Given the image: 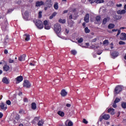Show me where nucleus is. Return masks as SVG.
I'll use <instances>...</instances> for the list:
<instances>
[{"label":"nucleus","mask_w":126,"mask_h":126,"mask_svg":"<svg viewBox=\"0 0 126 126\" xmlns=\"http://www.w3.org/2000/svg\"><path fill=\"white\" fill-rule=\"evenodd\" d=\"M103 117V119L105 121H108L110 119V115L109 114H104L102 116Z\"/></svg>","instance_id":"obj_19"},{"label":"nucleus","mask_w":126,"mask_h":126,"mask_svg":"<svg viewBox=\"0 0 126 126\" xmlns=\"http://www.w3.org/2000/svg\"><path fill=\"white\" fill-rule=\"evenodd\" d=\"M54 7L55 9H56V10L58 9V8H59V5H58V2H56L54 4Z\"/></svg>","instance_id":"obj_31"},{"label":"nucleus","mask_w":126,"mask_h":126,"mask_svg":"<svg viewBox=\"0 0 126 126\" xmlns=\"http://www.w3.org/2000/svg\"><path fill=\"white\" fill-rule=\"evenodd\" d=\"M104 119V117L102 116H100L99 118V122H102L103 121V119Z\"/></svg>","instance_id":"obj_48"},{"label":"nucleus","mask_w":126,"mask_h":126,"mask_svg":"<svg viewBox=\"0 0 126 126\" xmlns=\"http://www.w3.org/2000/svg\"><path fill=\"white\" fill-rule=\"evenodd\" d=\"M44 28H45V29H46L47 30H49V29H50V26H48V25H47L46 26H45Z\"/></svg>","instance_id":"obj_42"},{"label":"nucleus","mask_w":126,"mask_h":126,"mask_svg":"<svg viewBox=\"0 0 126 126\" xmlns=\"http://www.w3.org/2000/svg\"><path fill=\"white\" fill-rule=\"evenodd\" d=\"M121 106L123 109H126V102H122Z\"/></svg>","instance_id":"obj_30"},{"label":"nucleus","mask_w":126,"mask_h":126,"mask_svg":"<svg viewBox=\"0 0 126 126\" xmlns=\"http://www.w3.org/2000/svg\"><path fill=\"white\" fill-rule=\"evenodd\" d=\"M96 41H97V38H94V39L92 40V42H96Z\"/></svg>","instance_id":"obj_58"},{"label":"nucleus","mask_w":126,"mask_h":126,"mask_svg":"<svg viewBox=\"0 0 126 126\" xmlns=\"http://www.w3.org/2000/svg\"><path fill=\"white\" fill-rule=\"evenodd\" d=\"M38 17L41 18L42 17V11H39L38 13Z\"/></svg>","instance_id":"obj_40"},{"label":"nucleus","mask_w":126,"mask_h":126,"mask_svg":"<svg viewBox=\"0 0 126 126\" xmlns=\"http://www.w3.org/2000/svg\"><path fill=\"white\" fill-rule=\"evenodd\" d=\"M14 61H13V60H12L11 59H9V63H14Z\"/></svg>","instance_id":"obj_47"},{"label":"nucleus","mask_w":126,"mask_h":126,"mask_svg":"<svg viewBox=\"0 0 126 126\" xmlns=\"http://www.w3.org/2000/svg\"><path fill=\"white\" fill-rule=\"evenodd\" d=\"M54 17H55L54 16H53L52 15H51L50 17L49 18L50 19H53V18H54Z\"/></svg>","instance_id":"obj_56"},{"label":"nucleus","mask_w":126,"mask_h":126,"mask_svg":"<svg viewBox=\"0 0 126 126\" xmlns=\"http://www.w3.org/2000/svg\"><path fill=\"white\" fill-rule=\"evenodd\" d=\"M35 25L38 29H43L44 27L43 22L40 20H35Z\"/></svg>","instance_id":"obj_2"},{"label":"nucleus","mask_w":126,"mask_h":126,"mask_svg":"<svg viewBox=\"0 0 126 126\" xmlns=\"http://www.w3.org/2000/svg\"><path fill=\"white\" fill-rule=\"evenodd\" d=\"M122 16L121 15H115L114 16V18L115 19H116V20H120V19H121V18H122Z\"/></svg>","instance_id":"obj_24"},{"label":"nucleus","mask_w":126,"mask_h":126,"mask_svg":"<svg viewBox=\"0 0 126 126\" xmlns=\"http://www.w3.org/2000/svg\"><path fill=\"white\" fill-rule=\"evenodd\" d=\"M65 22H66L65 19H63V20L62 19H60L59 20V22L60 23H62V24H64V23H65Z\"/></svg>","instance_id":"obj_28"},{"label":"nucleus","mask_w":126,"mask_h":126,"mask_svg":"<svg viewBox=\"0 0 126 126\" xmlns=\"http://www.w3.org/2000/svg\"><path fill=\"white\" fill-rule=\"evenodd\" d=\"M24 14L25 16L24 18H25L26 20H28V16H29V13H28V11H26L25 12Z\"/></svg>","instance_id":"obj_25"},{"label":"nucleus","mask_w":126,"mask_h":126,"mask_svg":"<svg viewBox=\"0 0 126 126\" xmlns=\"http://www.w3.org/2000/svg\"><path fill=\"white\" fill-rule=\"evenodd\" d=\"M120 36H120L121 40H122L123 41H126V33L122 32Z\"/></svg>","instance_id":"obj_7"},{"label":"nucleus","mask_w":126,"mask_h":126,"mask_svg":"<svg viewBox=\"0 0 126 126\" xmlns=\"http://www.w3.org/2000/svg\"><path fill=\"white\" fill-rule=\"evenodd\" d=\"M111 56L113 59H115V58H117L119 56V52L117 51H114L111 54Z\"/></svg>","instance_id":"obj_9"},{"label":"nucleus","mask_w":126,"mask_h":126,"mask_svg":"<svg viewBox=\"0 0 126 126\" xmlns=\"http://www.w3.org/2000/svg\"><path fill=\"white\" fill-rule=\"evenodd\" d=\"M16 80H17V81L18 82H16V83L17 84V83H19V82H21V81L23 80V77H22V76H19L16 78Z\"/></svg>","instance_id":"obj_11"},{"label":"nucleus","mask_w":126,"mask_h":126,"mask_svg":"<svg viewBox=\"0 0 126 126\" xmlns=\"http://www.w3.org/2000/svg\"><path fill=\"white\" fill-rule=\"evenodd\" d=\"M84 21L86 22V23L89 22V14L87 13L86 14L84 17Z\"/></svg>","instance_id":"obj_12"},{"label":"nucleus","mask_w":126,"mask_h":126,"mask_svg":"<svg viewBox=\"0 0 126 126\" xmlns=\"http://www.w3.org/2000/svg\"><path fill=\"white\" fill-rule=\"evenodd\" d=\"M122 90L123 89L122 88V86H117L115 88L114 92H115L116 94H119L121 92V91H122Z\"/></svg>","instance_id":"obj_5"},{"label":"nucleus","mask_w":126,"mask_h":126,"mask_svg":"<svg viewBox=\"0 0 126 126\" xmlns=\"http://www.w3.org/2000/svg\"><path fill=\"white\" fill-rule=\"evenodd\" d=\"M43 24L45 25V26L48 25V21L45 20L43 22Z\"/></svg>","instance_id":"obj_44"},{"label":"nucleus","mask_w":126,"mask_h":126,"mask_svg":"<svg viewBox=\"0 0 126 126\" xmlns=\"http://www.w3.org/2000/svg\"><path fill=\"white\" fill-rule=\"evenodd\" d=\"M126 12V10H119L117 11V13L118 14H120L121 15H122V14H125Z\"/></svg>","instance_id":"obj_17"},{"label":"nucleus","mask_w":126,"mask_h":126,"mask_svg":"<svg viewBox=\"0 0 126 126\" xmlns=\"http://www.w3.org/2000/svg\"><path fill=\"white\" fill-rule=\"evenodd\" d=\"M66 107H67L68 108H69V107H71V104H70L69 103H67L66 104Z\"/></svg>","instance_id":"obj_49"},{"label":"nucleus","mask_w":126,"mask_h":126,"mask_svg":"<svg viewBox=\"0 0 126 126\" xmlns=\"http://www.w3.org/2000/svg\"><path fill=\"white\" fill-rule=\"evenodd\" d=\"M24 102H28V99H27V98L25 97L24 99Z\"/></svg>","instance_id":"obj_52"},{"label":"nucleus","mask_w":126,"mask_h":126,"mask_svg":"<svg viewBox=\"0 0 126 126\" xmlns=\"http://www.w3.org/2000/svg\"><path fill=\"white\" fill-rule=\"evenodd\" d=\"M8 41V36H6V38L3 40L4 45H6L7 44V41Z\"/></svg>","instance_id":"obj_29"},{"label":"nucleus","mask_w":126,"mask_h":126,"mask_svg":"<svg viewBox=\"0 0 126 126\" xmlns=\"http://www.w3.org/2000/svg\"><path fill=\"white\" fill-rule=\"evenodd\" d=\"M110 20V17H107L106 18H105L104 19H103V21H102V24H106L107 23V20Z\"/></svg>","instance_id":"obj_20"},{"label":"nucleus","mask_w":126,"mask_h":126,"mask_svg":"<svg viewBox=\"0 0 126 126\" xmlns=\"http://www.w3.org/2000/svg\"><path fill=\"white\" fill-rule=\"evenodd\" d=\"M71 54H72V55H74L75 56V55L76 54H77V52L75 50H73L71 51Z\"/></svg>","instance_id":"obj_34"},{"label":"nucleus","mask_w":126,"mask_h":126,"mask_svg":"<svg viewBox=\"0 0 126 126\" xmlns=\"http://www.w3.org/2000/svg\"><path fill=\"white\" fill-rule=\"evenodd\" d=\"M83 42V38L82 37H80V39L78 40V43H82Z\"/></svg>","instance_id":"obj_36"},{"label":"nucleus","mask_w":126,"mask_h":126,"mask_svg":"<svg viewBox=\"0 0 126 126\" xmlns=\"http://www.w3.org/2000/svg\"><path fill=\"white\" fill-rule=\"evenodd\" d=\"M118 29H113L112 30V32H117V31H118Z\"/></svg>","instance_id":"obj_57"},{"label":"nucleus","mask_w":126,"mask_h":126,"mask_svg":"<svg viewBox=\"0 0 126 126\" xmlns=\"http://www.w3.org/2000/svg\"><path fill=\"white\" fill-rule=\"evenodd\" d=\"M116 104H117L116 103H115V102H114L113 104V105H112L113 108H117V105Z\"/></svg>","instance_id":"obj_46"},{"label":"nucleus","mask_w":126,"mask_h":126,"mask_svg":"<svg viewBox=\"0 0 126 126\" xmlns=\"http://www.w3.org/2000/svg\"><path fill=\"white\" fill-rule=\"evenodd\" d=\"M3 70H4L5 71H8V70H9V66L7 65H5L3 67Z\"/></svg>","instance_id":"obj_22"},{"label":"nucleus","mask_w":126,"mask_h":126,"mask_svg":"<svg viewBox=\"0 0 126 126\" xmlns=\"http://www.w3.org/2000/svg\"><path fill=\"white\" fill-rule=\"evenodd\" d=\"M52 15L55 17V16H56V15H57V12H54V13L52 14Z\"/></svg>","instance_id":"obj_54"},{"label":"nucleus","mask_w":126,"mask_h":126,"mask_svg":"<svg viewBox=\"0 0 126 126\" xmlns=\"http://www.w3.org/2000/svg\"><path fill=\"white\" fill-rule=\"evenodd\" d=\"M69 19H72V15H70L69 16Z\"/></svg>","instance_id":"obj_59"},{"label":"nucleus","mask_w":126,"mask_h":126,"mask_svg":"<svg viewBox=\"0 0 126 126\" xmlns=\"http://www.w3.org/2000/svg\"><path fill=\"white\" fill-rule=\"evenodd\" d=\"M67 10H64L63 11V13H67Z\"/></svg>","instance_id":"obj_62"},{"label":"nucleus","mask_w":126,"mask_h":126,"mask_svg":"<svg viewBox=\"0 0 126 126\" xmlns=\"http://www.w3.org/2000/svg\"><path fill=\"white\" fill-rule=\"evenodd\" d=\"M41 5H44V2H43V1L36 2L35 6H41Z\"/></svg>","instance_id":"obj_18"},{"label":"nucleus","mask_w":126,"mask_h":126,"mask_svg":"<svg viewBox=\"0 0 126 126\" xmlns=\"http://www.w3.org/2000/svg\"><path fill=\"white\" fill-rule=\"evenodd\" d=\"M4 53V54H5L6 55V54H8V51H7V50L5 49Z\"/></svg>","instance_id":"obj_51"},{"label":"nucleus","mask_w":126,"mask_h":126,"mask_svg":"<svg viewBox=\"0 0 126 126\" xmlns=\"http://www.w3.org/2000/svg\"><path fill=\"white\" fill-rule=\"evenodd\" d=\"M120 101H121V99L120 98H119L118 97H116L115 101H114V102L115 103H119V102H120Z\"/></svg>","instance_id":"obj_35"},{"label":"nucleus","mask_w":126,"mask_h":126,"mask_svg":"<svg viewBox=\"0 0 126 126\" xmlns=\"http://www.w3.org/2000/svg\"><path fill=\"white\" fill-rule=\"evenodd\" d=\"M23 86L26 87V88H30L31 87V84L29 81L26 80L24 81Z\"/></svg>","instance_id":"obj_4"},{"label":"nucleus","mask_w":126,"mask_h":126,"mask_svg":"<svg viewBox=\"0 0 126 126\" xmlns=\"http://www.w3.org/2000/svg\"><path fill=\"white\" fill-rule=\"evenodd\" d=\"M122 5V4H116V6H117V7H121Z\"/></svg>","instance_id":"obj_55"},{"label":"nucleus","mask_w":126,"mask_h":126,"mask_svg":"<svg viewBox=\"0 0 126 126\" xmlns=\"http://www.w3.org/2000/svg\"><path fill=\"white\" fill-rule=\"evenodd\" d=\"M102 54V52H97V55H101Z\"/></svg>","instance_id":"obj_61"},{"label":"nucleus","mask_w":126,"mask_h":126,"mask_svg":"<svg viewBox=\"0 0 126 126\" xmlns=\"http://www.w3.org/2000/svg\"><path fill=\"white\" fill-rule=\"evenodd\" d=\"M83 123H84V124H88V121H87L86 119H84L83 120Z\"/></svg>","instance_id":"obj_41"},{"label":"nucleus","mask_w":126,"mask_h":126,"mask_svg":"<svg viewBox=\"0 0 126 126\" xmlns=\"http://www.w3.org/2000/svg\"><path fill=\"white\" fill-rule=\"evenodd\" d=\"M118 33L116 35V37H118V36H119V35H120V34H121V30H118Z\"/></svg>","instance_id":"obj_45"},{"label":"nucleus","mask_w":126,"mask_h":126,"mask_svg":"<svg viewBox=\"0 0 126 126\" xmlns=\"http://www.w3.org/2000/svg\"><path fill=\"white\" fill-rule=\"evenodd\" d=\"M39 119H40V117H35L34 118V120H35V121H38Z\"/></svg>","instance_id":"obj_50"},{"label":"nucleus","mask_w":126,"mask_h":126,"mask_svg":"<svg viewBox=\"0 0 126 126\" xmlns=\"http://www.w3.org/2000/svg\"><path fill=\"white\" fill-rule=\"evenodd\" d=\"M2 117H3V114H2V113H1V112H0V119H1V118H2Z\"/></svg>","instance_id":"obj_53"},{"label":"nucleus","mask_w":126,"mask_h":126,"mask_svg":"<svg viewBox=\"0 0 126 126\" xmlns=\"http://www.w3.org/2000/svg\"><path fill=\"white\" fill-rule=\"evenodd\" d=\"M6 103L7 105H11V102L9 100H7Z\"/></svg>","instance_id":"obj_43"},{"label":"nucleus","mask_w":126,"mask_h":126,"mask_svg":"<svg viewBox=\"0 0 126 126\" xmlns=\"http://www.w3.org/2000/svg\"><path fill=\"white\" fill-rule=\"evenodd\" d=\"M54 31L57 34L58 37L60 36V34L61 33V32L62 31V27H61V25L60 24H56L54 25Z\"/></svg>","instance_id":"obj_1"},{"label":"nucleus","mask_w":126,"mask_h":126,"mask_svg":"<svg viewBox=\"0 0 126 126\" xmlns=\"http://www.w3.org/2000/svg\"><path fill=\"white\" fill-rule=\"evenodd\" d=\"M65 125L66 126H73V123L71 121H69V120H67L65 122Z\"/></svg>","instance_id":"obj_10"},{"label":"nucleus","mask_w":126,"mask_h":126,"mask_svg":"<svg viewBox=\"0 0 126 126\" xmlns=\"http://www.w3.org/2000/svg\"><path fill=\"white\" fill-rule=\"evenodd\" d=\"M58 115H59L60 117H63L64 116V113L63 111H59L57 112Z\"/></svg>","instance_id":"obj_23"},{"label":"nucleus","mask_w":126,"mask_h":126,"mask_svg":"<svg viewBox=\"0 0 126 126\" xmlns=\"http://www.w3.org/2000/svg\"><path fill=\"white\" fill-rule=\"evenodd\" d=\"M95 19L97 22H99L101 20V17L97 16L96 17Z\"/></svg>","instance_id":"obj_33"},{"label":"nucleus","mask_w":126,"mask_h":126,"mask_svg":"<svg viewBox=\"0 0 126 126\" xmlns=\"http://www.w3.org/2000/svg\"><path fill=\"white\" fill-rule=\"evenodd\" d=\"M26 58V55L23 54L18 58V60L20 62H23L25 61Z\"/></svg>","instance_id":"obj_6"},{"label":"nucleus","mask_w":126,"mask_h":126,"mask_svg":"<svg viewBox=\"0 0 126 126\" xmlns=\"http://www.w3.org/2000/svg\"><path fill=\"white\" fill-rule=\"evenodd\" d=\"M45 5L46 7L44 8V10H47L48 8H51L53 5V2L52 0H46L45 2Z\"/></svg>","instance_id":"obj_3"},{"label":"nucleus","mask_w":126,"mask_h":126,"mask_svg":"<svg viewBox=\"0 0 126 126\" xmlns=\"http://www.w3.org/2000/svg\"><path fill=\"white\" fill-rule=\"evenodd\" d=\"M61 95L62 97H65L67 95V92H66L65 90L63 89L61 91Z\"/></svg>","instance_id":"obj_8"},{"label":"nucleus","mask_w":126,"mask_h":126,"mask_svg":"<svg viewBox=\"0 0 126 126\" xmlns=\"http://www.w3.org/2000/svg\"><path fill=\"white\" fill-rule=\"evenodd\" d=\"M109 29H113V28H115V24H110L108 26Z\"/></svg>","instance_id":"obj_26"},{"label":"nucleus","mask_w":126,"mask_h":126,"mask_svg":"<svg viewBox=\"0 0 126 126\" xmlns=\"http://www.w3.org/2000/svg\"><path fill=\"white\" fill-rule=\"evenodd\" d=\"M106 44H109V41L108 40H105L103 42V45H106Z\"/></svg>","instance_id":"obj_38"},{"label":"nucleus","mask_w":126,"mask_h":126,"mask_svg":"<svg viewBox=\"0 0 126 126\" xmlns=\"http://www.w3.org/2000/svg\"><path fill=\"white\" fill-rule=\"evenodd\" d=\"M24 36H26L25 38L26 41H29L30 40V35L29 34H25Z\"/></svg>","instance_id":"obj_27"},{"label":"nucleus","mask_w":126,"mask_h":126,"mask_svg":"<svg viewBox=\"0 0 126 126\" xmlns=\"http://www.w3.org/2000/svg\"><path fill=\"white\" fill-rule=\"evenodd\" d=\"M95 2L96 3H101L102 2H104L103 0H92V1L90 2V3H94Z\"/></svg>","instance_id":"obj_13"},{"label":"nucleus","mask_w":126,"mask_h":126,"mask_svg":"<svg viewBox=\"0 0 126 126\" xmlns=\"http://www.w3.org/2000/svg\"><path fill=\"white\" fill-rule=\"evenodd\" d=\"M30 64L31 65H32V66H35V64H34V63H30Z\"/></svg>","instance_id":"obj_60"},{"label":"nucleus","mask_w":126,"mask_h":126,"mask_svg":"<svg viewBox=\"0 0 126 126\" xmlns=\"http://www.w3.org/2000/svg\"><path fill=\"white\" fill-rule=\"evenodd\" d=\"M5 105L3 102H2L0 105V108L1 109V110H6L7 109V107L6 106H5Z\"/></svg>","instance_id":"obj_14"},{"label":"nucleus","mask_w":126,"mask_h":126,"mask_svg":"<svg viewBox=\"0 0 126 126\" xmlns=\"http://www.w3.org/2000/svg\"><path fill=\"white\" fill-rule=\"evenodd\" d=\"M85 24H86L85 23H83L82 24V25H83V27H85Z\"/></svg>","instance_id":"obj_63"},{"label":"nucleus","mask_w":126,"mask_h":126,"mask_svg":"<svg viewBox=\"0 0 126 126\" xmlns=\"http://www.w3.org/2000/svg\"><path fill=\"white\" fill-rule=\"evenodd\" d=\"M20 119V116H19V115H17L15 117V120H17V121H18V120H19Z\"/></svg>","instance_id":"obj_39"},{"label":"nucleus","mask_w":126,"mask_h":126,"mask_svg":"<svg viewBox=\"0 0 126 126\" xmlns=\"http://www.w3.org/2000/svg\"><path fill=\"white\" fill-rule=\"evenodd\" d=\"M119 45H126V42L123 41H120L119 42Z\"/></svg>","instance_id":"obj_37"},{"label":"nucleus","mask_w":126,"mask_h":126,"mask_svg":"<svg viewBox=\"0 0 126 126\" xmlns=\"http://www.w3.org/2000/svg\"><path fill=\"white\" fill-rule=\"evenodd\" d=\"M2 81L3 83H5V84H8L9 83V81H8V79H7V78L6 77H3Z\"/></svg>","instance_id":"obj_15"},{"label":"nucleus","mask_w":126,"mask_h":126,"mask_svg":"<svg viewBox=\"0 0 126 126\" xmlns=\"http://www.w3.org/2000/svg\"><path fill=\"white\" fill-rule=\"evenodd\" d=\"M32 110H36V109H37V106H36V103L32 102Z\"/></svg>","instance_id":"obj_21"},{"label":"nucleus","mask_w":126,"mask_h":126,"mask_svg":"<svg viewBox=\"0 0 126 126\" xmlns=\"http://www.w3.org/2000/svg\"><path fill=\"white\" fill-rule=\"evenodd\" d=\"M108 112L110 113L111 115H115V109L114 108H109Z\"/></svg>","instance_id":"obj_16"},{"label":"nucleus","mask_w":126,"mask_h":126,"mask_svg":"<svg viewBox=\"0 0 126 126\" xmlns=\"http://www.w3.org/2000/svg\"><path fill=\"white\" fill-rule=\"evenodd\" d=\"M123 123H126V119L123 120Z\"/></svg>","instance_id":"obj_64"},{"label":"nucleus","mask_w":126,"mask_h":126,"mask_svg":"<svg viewBox=\"0 0 126 126\" xmlns=\"http://www.w3.org/2000/svg\"><path fill=\"white\" fill-rule=\"evenodd\" d=\"M85 33H90V30L88 29V27L85 28Z\"/></svg>","instance_id":"obj_32"}]
</instances>
